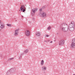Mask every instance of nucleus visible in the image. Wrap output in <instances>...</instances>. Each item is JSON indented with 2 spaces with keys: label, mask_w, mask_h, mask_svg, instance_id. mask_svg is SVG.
Instances as JSON below:
<instances>
[{
  "label": "nucleus",
  "mask_w": 75,
  "mask_h": 75,
  "mask_svg": "<svg viewBox=\"0 0 75 75\" xmlns=\"http://www.w3.org/2000/svg\"><path fill=\"white\" fill-rule=\"evenodd\" d=\"M4 27V23L1 22V21L0 20V30H1L2 29H3Z\"/></svg>",
  "instance_id": "obj_2"
},
{
  "label": "nucleus",
  "mask_w": 75,
  "mask_h": 75,
  "mask_svg": "<svg viewBox=\"0 0 75 75\" xmlns=\"http://www.w3.org/2000/svg\"><path fill=\"white\" fill-rule=\"evenodd\" d=\"M10 71L11 72V73L12 72L14 73L16 71V69L15 68L11 69H10Z\"/></svg>",
  "instance_id": "obj_11"
},
{
  "label": "nucleus",
  "mask_w": 75,
  "mask_h": 75,
  "mask_svg": "<svg viewBox=\"0 0 75 75\" xmlns=\"http://www.w3.org/2000/svg\"><path fill=\"white\" fill-rule=\"evenodd\" d=\"M44 60H42L41 62V65H44Z\"/></svg>",
  "instance_id": "obj_16"
},
{
  "label": "nucleus",
  "mask_w": 75,
  "mask_h": 75,
  "mask_svg": "<svg viewBox=\"0 0 75 75\" xmlns=\"http://www.w3.org/2000/svg\"><path fill=\"white\" fill-rule=\"evenodd\" d=\"M72 42H74L75 44V39H73L72 40Z\"/></svg>",
  "instance_id": "obj_18"
},
{
  "label": "nucleus",
  "mask_w": 75,
  "mask_h": 75,
  "mask_svg": "<svg viewBox=\"0 0 75 75\" xmlns=\"http://www.w3.org/2000/svg\"><path fill=\"white\" fill-rule=\"evenodd\" d=\"M44 42H47V41L45 40V41H44Z\"/></svg>",
  "instance_id": "obj_29"
},
{
  "label": "nucleus",
  "mask_w": 75,
  "mask_h": 75,
  "mask_svg": "<svg viewBox=\"0 0 75 75\" xmlns=\"http://www.w3.org/2000/svg\"><path fill=\"white\" fill-rule=\"evenodd\" d=\"M15 21L16 22V21H17V20H15Z\"/></svg>",
  "instance_id": "obj_31"
},
{
  "label": "nucleus",
  "mask_w": 75,
  "mask_h": 75,
  "mask_svg": "<svg viewBox=\"0 0 75 75\" xmlns=\"http://www.w3.org/2000/svg\"><path fill=\"white\" fill-rule=\"evenodd\" d=\"M47 29L48 30H51V27H49Z\"/></svg>",
  "instance_id": "obj_22"
},
{
  "label": "nucleus",
  "mask_w": 75,
  "mask_h": 75,
  "mask_svg": "<svg viewBox=\"0 0 75 75\" xmlns=\"http://www.w3.org/2000/svg\"><path fill=\"white\" fill-rule=\"evenodd\" d=\"M13 59H14V58L12 57L11 58L9 59V60H13Z\"/></svg>",
  "instance_id": "obj_20"
},
{
  "label": "nucleus",
  "mask_w": 75,
  "mask_h": 75,
  "mask_svg": "<svg viewBox=\"0 0 75 75\" xmlns=\"http://www.w3.org/2000/svg\"><path fill=\"white\" fill-rule=\"evenodd\" d=\"M18 31L19 30L18 29L16 30L15 31V34H14V35L15 36H17V35H18Z\"/></svg>",
  "instance_id": "obj_10"
},
{
  "label": "nucleus",
  "mask_w": 75,
  "mask_h": 75,
  "mask_svg": "<svg viewBox=\"0 0 75 75\" xmlns=\"http://www.w3.org/2000/svg\"><path fill=\"white\" fill-rule=\"evenodd\" d=\"M69 27H75V23L74 22L72 21L69 25Z\"/></svg>",
  "instance_id": "obj_4"
},
{
  "label": "nucleus",
  "mask_w": 75,
  "mask_h": 75,
  "mask_svg": "<svg viewBox=\"0 0 75 75\" xmlns=\"http://www.w3.org/2000/svg\"><path fill=\"white\" fill-rule=\"evenodd\" d=\"M21 7L20 8L21 10V11H23V12H25V9H24V6H21Z\"/></svg>",
  "instance_id": "obj_6"
},
{
  "label": "nucleus",
  "mask_w": 75,
  "mask_h": 75,
  "mask_svg": "<svg viewBox=\"0 0 75 75\" xmlns=\"http://www.w3.org/2000/svg\"><path fill=\"white\" fill-rule=\"evenodd\" d=\"M52 41L50 42V43H52Z\"/></svg>",
  "instance_id": "obj_28"
},
{
  "label": "nucleus",
  "mask_w": 75,
  "mask_h": 75,
  "mask_svg": "<svg viewBox=\"0 0 75 75\" xmlns=\"http://www.w3.org/2000/svg\"><path fill=\"white\" fill-rule=\"evenodd\" d=\"M60 28L63 31L66 32L69 30V27H68V25L65 23H62L61 25Z\"/></svg>",
  "instance_id": "obj_1"
},
{
  "label": "nucleus",
  "mask_w": 75,
  "mask_h": 75,
  "mask_svg": "<svg viewBox=\"0 0 75 75\" xmlns=\"http://www.w3.org/2000/svg\"><path fill=\"white\" fill-rule=\"evenodd\" d=\"M19 11H21L20 10H19Z\"/></svg>",
  "instance_id": "obj_34"
},
{
  "label": "nucleus",
  "mask_w": 75,
  "mask_h": 75,
  "mask_svg": "<svg viewBox=\"0 0 75 75\" xmlns=\"http://www.w3.org/2000/svg\"><path fill=\"white\" fill-rule=\"evenodd\" d=\"M19 59L21 58V55H19Z\"/></svg>",
  "instance_id": "obj_24"
},
{
  "label": "nucleus",
  "mask_w": 75,
  "mask_h": 75,
  "mask_svg": "<svg viewBox=\"0 0 75 75\" xmlns=\"http://www.w3.org/2000/svg\"><path fill=\"white\" fill-rule=\"evenodd\" d=\"M33 20H34V18H33Z\"/></svg>",
  "instance_id": "obj_30"
},
{
  "label": "nucleus",
  "mask_w": 75,
  "mask_h": 75,
  "mask_svg": "<svg viewBox=\"0 0 75 75\" xmlns=\"http://www.w3.org/2000/svg\"><path fill=\"white\" fill-rule=\"evenodd\" d=\"M42 8H40V14H41V12L42 11Z\"/></svg>",
  "instance_id": "obj_21"
},
{
  "label": "nucleus",
  "mask_w": 75,
  "mask_h": 75,
  "mask_svg": "<svg viewBox=\"0 0 75 75\" xmlns=\"http://www.w3.org/2000/svg\"><path fill=\"white\" fill-rule=\"evenodd\" d=\"M41 16H42V17H47V15L46 13H41Z\"/></svg>",
  "instance_id": "obj_7"
},
{
  "label": "nucleus",
  "mask_w": 75,
  "mask_h": 75,
  "mask_svg": "<svg viewBox=\"0 0 75 75\" xmlns=\"http://www.w3.org/2000/svg\"><path fill=\"white\" fill-rule=\"evenodd\" d=\"M43 8H45V6H44L43 7H42Z\"/></svg>",
  "instance_id": "obj_26"
},
{
  "label": "nucleus",
  "mask_w": 75,
  "mask_h": 75,
  "mask_svg": "<svg viewBox=\"0 0 75 75\" xmlns=\"http://www.w3.org/2000/svg\"><path fill=\"white\" fill-rule=\"evenodd\" d=\"M30 31L28 30H26L25 32V34L26 35L28 36H29V35H30Z\"/></svg>",
  "instance_id": "obj_9"
},
{
  "label": "nucleus",
  "mask_w": 75,
  "mask_h": 75,
  "mask_svg": "<svg viewBox=\"0 0 75 75\" xmlns=\"http://www.w3.org/2000/svg\"><path fill=\"white\" fill-rule=\"evenodd\" d=\"M75 44L74 42H73L71 43V48H75Z\"/></svg>",
  "instance_id": "obj_8"
},
{
  "label": "nucleus",
  "mask_w": 75,
  "mask_h": 75,
  "mask_svg": "<svg viewBox=\"0 0 75 75\" xmlns=\"http://www.w3.org/2000/svg\"><path fill=\"white\" fill-rule=\"evenodd\" d=\"M74 28L75 27H70L69 30V31H74L75 29Z\"/></svg>",
  "instance_id": "obj_12"
},
{
  "label": "nucleus",
  "mask_w": 75,
  "mask_h": 75,
  "mask_svg": "<svg viewBox=\"0 0 75 75\" xmlns=\"http://www.w3.org/2000/svg\"><path fill=\"white\" fill-rule=\"evenodd\" d=\"M7 25L8 26V27H11V25L8 24H7Z\"/></svg>",
  "instance_id": "obj_19"
},
{
  "label": "nucleus",
  "mask_w": 75,
  "mask_h": 75,
  "mask_svg": "<svg viewBox=\"0 0 75 75\" xmlns=\"http://www.w3.org/2000/svg\"><path fill=\"white\" fill-rule=\"evenodd\" d=\"M64 40H60L59 43V45H64Z\"/></svg>",
  "instance_id": "obj_5"
},
{
  "label": "nucleus",
  "mask_w": 75,
  "mask_h": 75,
  "mask_svg": "<svg viewBox=\"0 0 75 75\" xmlns=\"http://www.w3.org/2000/svg\"><path fill=\"white\" fill-rule=\"evenodd\" d=\"M38 9L36 8H34L32 10V12L31 13V16H34V13L37 11Z\"/></svg>",
  "instance_id": "obj_3"
},
{
  "label": "nucleus",
  "mask_w": 75,
  "mask_h": 75,
  "mask_svg": "<svg viewBox=\"0 0 75 75\" xmlns=\"http://www.w3.org/2000/svg\"><path fill=\"white\" fill-rule=\"evenodd\" d=\"M11 74V71H10V70H9L8 71H7L6 73V74L7 75H10Z\"/></svg>",
  "instance_id": "obj_13"
},
{
  "label": "nucleus",
  "mask_w": 75,
  "mask_h": 75,
  "mask_svg": "<svg viewBox=\"0 0 75 75\" xmlns=\"http://www.w3.org/2000/svg\"><path fill=\"white\" fill-rule=\"evenodd\" d=\"M48 41L49 42L50 41V40H48Z\"/></svg>",
  "instance_id": "obj_32"
},
{
  "label": "nucleus",
  "mask_w": 75,
  "mask_h": 75,
  "mask_svg": "<svg viewBox=\"0 0 75 75\" xmlns=\"http://www.w3.org/2000/svg\"><path fill=\"white\" fill-rule=\"evenodd\" d=\"M3 57V55L2 54H1V55H0V57Z\"/></svg>",
  "instance_id": "obj_27"
},
{
  "label": "nucleus",
  "mask_w": 75,
  "mask_h": 75,
  "mask_svg": "<svg viewBox=\"0 0 75 75\" xmlns=\"http://www.w3.org/2000/svg\"><path fill=\"white\" fill-rule=\"evenodd\" d=\"M42 69L43 71H46L47 69V67H42Z\"/></svg>",
  "instance_id": "obj_14"
},
{
  "label": "nucleus",
  "mask_w": 75,
  "mask_h": 75,
  "mask_svg": "<svg viewBox=\"0 0 75 75\" xmlns=\"http://www.w3.org/2000/svg\"><path fill=\"white\" fill-rule=\"evenodd\" d=\"M23 55H24V53H22L21 54V56H23Z\"/></svg>",
  "instance_id": "obj_25"
},
{
  "label": "nucleus",
  "mask_w": 75,
  "mask_h": 75,
  "mask_svg": "<svg viewBox=\"0 0 75 75\" xmlns=\"http://www.w3.org/2000/svg\"><path fill=\"white\" fill-rule=\"evenodd\" d=\"M45 37H50V35H45Z\"/></svg>",
  "instance_id": "obj_23"
},
{
  "label": "nucleus",
  "mask_w": 75,
  "mask_h": 75,
  "mask_svg": "<svg viewBox=\"0 0 75 75\" xmlns=\"http://www.w3.org/2000/svg\"><path fill=\"white\" fill-rule=\"evenodd\" d=\"M36 34L37 36H38V37H40V33L39 32H37L36 33Z\"/></svg>",
  "instance_id": "obj_15"
},
{
  "label": "nucleus",
  "mask_w": 75,
  "mask_h": 75,
  "mask_svg": "<svg viewBox=\"0 0 75 75\" xmlns=\"http://www.w3.org/2000/svg\"><path fill=\"white\" fill-rule=\"evenodd\" d=\"M28 52V50H26L24 51V53H25V54H27V53Z\"/></svg>",
  "instance_id": "obj_17"
},
{
  "label": "nucleus",
  "mask_w": 75,
  "mask_h": 75,
  "mask_svg": "<svg viewBox=\"0 0 75 75\" xmlns=\"http://www.w3.org/2000/svg\"><path fill=\"white\" fill-rule=\"evenodd\" d=\"M73 75H75V74H74Z\"/></svg>",
  "instance_id": "obj_33"
}]
</instances>
